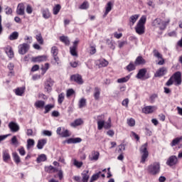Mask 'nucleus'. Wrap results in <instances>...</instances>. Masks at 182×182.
<instances>
[{
  "instance_id": "12",
  "label": "nucleus",
  "mask_w": 182,
  "mask_h": 182,
  "mask_svg": "<svg viewBox=\"0 0 182 182\" xmlns=\"http://www.w3.org/2000/svg\"><path fill=\"white\" fill-rule=\"evenodd\" d=\"M9 127L13 133L19 132V125L14 122H11L9 124Z\"/></svg>"
},
{
  "instance_id": "50",
  "label": "nucleus",
  "mask_w": 182,
  "mask_h": 182,
  "mask_svg": "<svg viewBox=\"0 0 182 182\" xmlns=\"http://www.w3.org/2000/svg\"><path fill=\"white\" fill-rule=\"evenodd\" d=\"M70 52L72 56H77V53L76 52V46H73L70 48Z\"/></svg>"
},
{
  "instance_id": "22",
  "label": "nucleus",
  "mask_w": 182,
  "mask_h": 182,
  "mask_svg": "<svg viewBox=\"0 0 182 182\" xmlns=\"http://www.w3.org/2000/svg\"><path fill=\"white\" fill-rule=\"evenodd\" d=\"M3 160L6 163L9 160H11V155H9V152L8 150L3 151Z\"/></svg>"
},
{
  "instance_id": "6",
  "label": "nucleus",
  "mask_w": 182,
  "mask_h": 182,
  "mask_svg": "<svg viewBox=\"0 0 182 182\" xmlns=\"http://www.w3.org/2000/svg\"><path fill=\"white\" fill-rule=\"evenodd\" d=\"M28 50H29V44L24 43L18 46V53L20 55H25Z\"/></svg>"
},
{
  "instance_id": "34",
  "label": "nucleus",
  "mask_w": 182,
  "mask_h": 182,
  "mask_svg": "<svg viewBox=\"0 0 182 182\" xmlns=\"http://www.w3.org/2000/svg\"><path fill=\"white\" fill-rule=\"evenodd\" d=\"M15 93L17 96H22V95L25 93V88L18 87L15 90Z\"/></svg>"
},
{
  "instance_id": "20",
  "label": "nucleus",
  "mask_w": 182,
  "mask_h": 182,
  "mask_svg": "<svg viewBox=\"0 0 182 182\" xmlns=\"http://www.w3.org/2000/svg\"><path fill=\"white\" fill-rule=\"evenodd\" d=\"M45 105H46V102L45 101H43V100H37L34 103V106L35 107H36V109H43V107H45Z\"/></svg>"
},
{
  "instance_id": "8",
  "label": "nucleus",
  "mask_w": 182,
  "mask_h": 182,
  "mask_svg": "<svg viewBox=\"0 0 182 182\" xmlns=\"http://www.w3.org/2000/svg\"><path fill=\"white\" fill-rule=\"evenodd\" d=\"M155 110H157L156 106H146L142 109V113H144L145 114H150Z\"/></svg>"
},
{
  "instance_id": "32",
  "label": "nucleus",
  "mask_w": 182,
  "mask_h": 182,
  "mask_svg": "<svg viewBox=\"0 0 182 182\" xmlns=\"http://www.w3.org/2000/svg\"><path fill=\"white\" fill-rule=\"evenodd\" d=\"M7 68L10 70L9 76H14V75H15V73L14 72V68H15V65H14V63H10L8 65Z\"/></svg>"
},
{
  "instance_id": "43",
  "label": "nucleus",
  "mask_w": 182,
  "mask_h": 182,
  "mask_svg": "<svg viewBox=\"0 0 182 182\" xmlns=\"http://www.w3.org/2000/svg\"><path fill=\"white\" fill-rule=\"evenodd\" d=\"M63 100H65V93L61 92L59 95H58V102L59 105H62V103H63Z\"/></svg>"
},
{
  "instance_id": "41",
  "label": "nucleus",
  "mask_w": 182,
  "mask_h": 182,
  "mask_svg": "<svg viewBox=\"0 0 182 182\" xmlns=\"http://www.w3.org/2000/svg\"><path fill=\"white\" fill-rule=\"evenodd\" d=\"M153 53H154V56L157 59H163V55L159 52V50L154 49Z\"/></svg>"
},
{
  "instance_id": "18",
  "label": "nucleus",
  "mask_w": 182,
  "mask_h": 182,
  "mask_svg": "<svg viewBox=\"0 0 182 182\" xmlns=\"http://www.w3.org/2000/svg\"><path fill=\"white\" fill-rule=\"evenodd\" d=\"M99 156H100L99 151H93L92 152V156H90V160L91 161H97L99 160Z\"/></svg>"
},
{
  "instance_id": "3",
  "label": "nucleus",
  "mask_w": 182,
  "mask_h": 182,
  "mask_svg": "<svg viewBox=\"0 0 182 182\" xmlns=\"http://www.w3.org/2000/svg\"><path fill=\"white\" fill-rule=\"evenodd\" d=\"M147 146L148 144L145 143L141 146L139 149L141 154H142L141 157V163L142 164L146 163V160H147V158L149 157V151H147Z\"/></svg>"
},
{
  "instance_id": "33",
  "label": "nucleus",
  "mask_w": 182,
  "mask_h": 182,
  "mask_svg": "<svg viewBox=\"0 0 182 182\" xmlns=\"http://www.w3.org/2000/svg\"><path fill=\"white\" fill-rule=\"evenodd\" d=\"M42 14H43V17L45 19H49V18H50V12L49 11L48 9H46L43 10Z\"/></svg>"
},
{
  "instance_id": "10",
  "label": "nucleus",
  "mask_w": 182,
  "mask_h": 182,
  "mask_svg": "<svg viewBox=\"0 0 182 182\" xmlns=\"http://www.w3.org/2000/svg\"><path fill=\"white\" fill-rule=\"evenodd\" d=\"M167 73V68L165 67H162L159 68L155 73V77H161V76H164Z\"/></svg>"
},
{
  "instance_id": "59",
  "label": "nucleus",
  "mask_w": 182,
  "mask_h": 182,
  "mask_svg": "<svg viewBox=\"0 0 182 182\" xmlns=\"http://www.w3.org/2000/svg\"><path fill=\"white\" fill-rule=\"evenodd\" d=\"M157 97H159V95L157 94H153L150 97L151 103H154V102H155L156 99H157Z\"/></svg>"
},
{
  "instance_id": "51",
  "label": "nucleus",
  "mask_w": 182,
  "mask_h": 182,
  "mask_svg": "<svg viewBox=\"0 0 182 182\" xmlns=\"http://www.w3.org/2000/svg\"><path fill=\"white\" fill-rule=\"evenodd\" d=\"M58 52H59V50H58V47L53 46L51 48V53H52L53 56L58 55Z\"/></svg>"
},
{
  "instance_id": "42",
  "label": "nucleus",
  "mask_w": 182,
  "mask_h": 182,
  "mask_svg": "<svg viewBox=\"0 0 182 182\" xmlns=\"http://www.w3.org/2000/svg\"><path fill=\"white\" fill-rule=\"evenodd\" d=\"M36 39L40 45H43V38H42V34L41 33L37 34L36 36Z\"/></svg>"
},
{
  "instance_id": "2",
  "label": "nucleus",
  "mask_w": 182,
  "mask_h": 182,
  "mask_svg": "<svg viewBox=\"0 0 182 182\" xmlns=\"http://www.w3.org/2000/svg\"><path fill=\"white\" fill-rule=\"evenodd\" d=\"M148 172L151 176H156L160 173V163L159 162H154L152 164L148 166Z\"/></svg>"
},
{
  "instance_id": "17",
  "label": "nucleus",
  "mask_w": 182,
  "mask_h": 182,
  "mask_svg": "<svg viewBox=\"0 0 182 182\" xmlns=\"http://www.w3.org/2000/svg\"><path fill=\"white\" fill-rule=\"evenodd\" d=\"M146 73H147V70L146 68L139 70L136 76V79H143V77L146 76Z\"/></svg>"
},
{
  "instance_id": "31",
  "label": "nucleus",
  "mask_w": 182,
  "mask_h": 182,
  "mask_svg": "<svg viewBox=\"0 0 182 182\" xmlns=\"http://www.w3.org/2000/svg\"><path fill=\"white\" fill-rule=\"evenodd\" d=\"M13 159L14 161H15L16 164H19L21 163V157L16 152H13L12 153Z\"/></svg>"
},
{
  "instance_id": "13",
  "label": "nucleus",
  "mask_w": 182,
  "mask_h": 182,
  "mask_svg": "<svg viewBox=\"0 0 182 182\" xmlns=\"http://www.w3.org/2000/svg\"><path fill=\"white\" fill-rule=\"evenodd\" d=\"M4 50L7 56H9L10 59L14 58V56H15V55L14 53V50H12V47H11L10 46H7L6 48H4Z\"/></svg>"
},
{
  "instance_id": "36",
  "label": "nucleus",
  "mask_w": 182,
  "mask_h": 182,
  "mask_svg": "<svg viewBox=\"0 0 182 182\" xmlns=\"http://www.w3.org/2000/svg\"><path fill=\"white\" fill-rule=\"evenodd\" d=\"M53 107H55V105H52V104H48L46 106H44V114H46V113H49V112L51 110V109H53Z\"/></svg>"
},
{
  "instance_id": "39",
  "label": "nucleus",
  "mask_w": 182,
  "mask_h": 182,
  "mask_svg": "<svg viewBox=\"0 0 182 182\" xmlns=\"http://www.w3.org/2000/svg\"><path fill=\"white\" fill-rule=\"evenodd\" d=\"M78 106L80 109L85 107L86 106V99L81 98L78 102Z\"/></svg>"
},
{
  "instance_id": "61",
  "label": "nucleus",
  "mask_w": 182,
  "mask_h": 182,
  "mask_svg": "<svg viewBox=\"0 0 182 182\" xmlns=\"http://www.w3.org/2000/svg\"><path fill=\"white\" fill-rule=\"evenodd\" d=\"M48 69H49V63H46L45 64V68H41V70H43V75H44V73H46V70H48Z\"/></svg>"
},
{
  "instance_id": "14",
  "label": "nucleus",
  "mask_w": 182,
  "mask_h": 182,
  "mask_svg": "<svg viewBox=\"0 0 182 182\" xmlns=\"http://www.w3.org/2000/svg\"><path fill=\"white\" fill-rule=\"evenodd\" d=\"M48 57L46 55H38L37 57L32 58V60L35 63H40L41 62H46Z\"/></svg>"
},
{
  "instance_id": "47",
  "label": "nucleus",
  "mask_w": 182,
  "mask_h": 182,
  "mask_svg": "<svg viewBox=\"0 0 182 182\" xmlns=\"http://www.w3.org/2000/svg\"><path fill=\"white\" fill-rule=\"evenodd\" d=\"M135 69H136V65L133 63H130L127 66V70H128V72H132V70H134Z\"/></svg>"
},
{
  "instance_id": "64",
  "label": "nucleus",
  "mask_w": 182,
  "mask_h": 182,
  "mask_svg": "<svg viewBox=\"0 0 182 182\" xmlns=\"http://www.w3.org/2000/svg\"><path fill=\"white\" fill-rule=\"evenodd\" d=\"M18 152L21 156H25V154H26V151H25V149H23V147L18 149Z\"/></svg>"
},
{
  "instance_id": "44",
  "label": "nucleus",
  "mask_w": 182,
  "mask_h": 182,
  "mask_svg": "<svg viewBox=\"0 0 182 182\" xmlns=\"http://www.w3.org/2000/svg\"><path fill=\"white\" fill-rule=\"evenodd\" d=\"M70 136V133H69V130L65 129V128H63V132H61L60 137H69Z\"/></svg>"
},
{
  "instance_id": "38",
  "label": "nucleus",
  "mask_w": 182,
  "mask_h": 182,
  "mask_svg": "<svg viewBox=\"0 0 182 182\" xmlns=\"http://www.w3.org/2000/svg\"><path fill=\"white\" fill-rule=\"evenodd\" d=\"M100 174H102V171H99L98 173L93 174L90 178V182L96 181V180L100 177Z\"/></svg>"
},
{
  "instance_id": "26",
  "label": "nucleus",
  "mask_w": 182,
  "mask_h": 182,
  "mask_svg": "<svg viewBox=\"0 0 182 182\" xmlns=\"http://www.w3.org/2000/svg\"><path fill=\"white\" fill-rule=\"evenodd\" d=\"M45 144H46V139H40L38 141L37 148L39 150H42V149H43V146H45Z\"/></svg>"
},
{
  "instance_id": "24",
  "label": "nucleus",
  "mask_w": 182,
  "mask_h": 182,
  "mask_svg": "<svg viewBox=\"0 0 182 182\" xmlns=\"http://www.w3.org/2000/svg\"><path fill=\"white\" fill-rule=\"evenodd\" d=\"M60 42H63V43H65V45H67V46H69V45H70V41H69V38H68V36H60Z\"/></svg>"
},
{
  "instance_id": "30",
  "label": "nucleus",
  "mask_w": 182,
  "mask_h": 182,
  "mask_svg": "<svg viewBox=\"0 0 182 182\" xmlns=\"http://www.w3.org/2000/svg\"><path fill=\"white\" fill-rule=\"evenodd\" d=\"M46 160H48L46 155L45 154H41L37 158L36 161L37 163H42V161H46Z\"/></svg>"
},
{
  "instance_id": "16",
  "label": "nucleus",
  "mask_w": 182,
  "mask_h": 182,
  "mask_svg": "<svg viewBox=\"0 0 182 182\" xmlns=\"http://www.w3.org/2000/svg\"><path fill=\"white\" fill-rule=\"evenodd\" d=\"M140 15L139 14H134L129 17V26H133L134 23L137 21V19H139Z\"/></svg>"
},
{
  "instance_id": "48",
  "label": "nucleus",
  "mask_w": 182,
  "mask_h": 182,
  "mask_svg": "<svg viewBox=\"0 0 182 182\" xmlns=\"http://www.w3.org/2000/svg\"><path fill=\"white\" fill-rule=\"evenodd\" d=\"M33 146H35V140L32 139H28L27 140V149H30Z\"/></svg>"
},
{
  "instance_id": "60",
  "label": "nucleus",
  "mask_w": 182,
  "mask_h": 182,
  "mask_svg": "<svg viewBox=\"0 0 182 182\" xmlns=\"http://www.w3.org/2000/svg\"><path fill=\"white\" fill-rule=\"evenodd\" d=\"M43 136H48V137H50V136H52V131L43 130Z\"/></svg>"
},
{
  "instance_id": "45",
  "label": "nucleus",
  "mask_w": 182,
  "mask_h": 182,
  "mask_svg": "<svg viewBox=\"0 0 182 182\" xmlns=\"http://www.w3.org/2000/svg\"><path fill=\"white\" fill-rule=\"evenodd\" d=\"M46 170L48 173H56V171H58V169L55 168V167L52 166H49L46 167Z\"/></svg>"
},
{
  "instance_id": "56",
  "label": "nucleus",
  "mask_w": 182,
  "mask_h": 182,
  "mask_svg": "<svg viewBox=\"0 0 182 182\" xmlns=\"http://www.w3.org/2000/svg\"><path fill=\"white\" fill-rule=\"evenodd\" d=\"M73 95H75V90L73 89H69L67 90V92H66L67 97H70V96H73Z\"/></svg>"
},
{
  "instance_id": "35",
  "label": "nucleus",
  "mask_w": 182,
  "mask_h": 182,
  "mask_svg": "<svg viewBox=\"0 0 182 182\" xmlns=\"http://www.w3.org/2000/svg\"><path fill=\"white\" fill-rule=\"evenodd\" d=\"M61 8L62 7L60 6V4H56L53 9V14L54 15H58L60 11Z\"/></svg>"
},
{
  "instance_id": "19",
  "label": "nucleus",
  "mask_w": 182,
  "mask_h": 182,
  "mask_svg": "<svg viewBox=\"0 0 182 182\" xmlns=\"http://www.w3.org/2000/svg\"><path fill=\"white\" fill-rule=\"evenodd\" d=\"M101 90L98 87H95L94 89V99L95 100H99L100 99Z\"/></svg>"
},
{
  "instance_id": "53",
  "label": "nucleus",
  "mask_w": 182,
  "mask_h": 182,
  "mask_svg": "<svg viewBox=\"0 0 182 182\" xmlns=\"http://www.w3.org/2000/svg\"><path fill=\"white\" fill-rule=\"evenodd\" d=\"M26 12H27L29 15L33 12V9L32 8V6L31 4H27Z\"/></svg>"
},
{
  "instance_id": "28",
  "label": "nucleus",
  "mask_w": 182,
  "mask_h": 182,
  "mask_svg": "<svg viewBox=\"0 0 182 182\" xmlns=\"http://www.w3.org/2000/svg\"><path fill=\"white\" fill-rule=\"evenodd\" d=\"M83 123V120L82 119H75L73 122L70 124L71 127H76L77 126H80Z\"/></svg>"
},
{
  "instance_id": "40",
  "label": "nucleus",
  "mask_w": 182,
  "mask_h": 182,
  "mask_svg": "<svg viewBox=\"0 0 182 182\" xmlns=\"http://www.w3.org/2000/svg\"><path fill=\"white\" fill-rule=\"evenodd\" d=\"M53 85V84H52V82L47 81L45 85V90H46V92H51Z\"/></svg>"
},
{
  "instance_id": "11",
  "label": "nucleus",
  "mask_w": 182,
  "mask_h": 182,
  "mask_svg": "<svg viewBox=\"0 0 182 182\" xmlns=\"http://www.w3.org/2000/svg\"><path fill=\"white\" fill-rule=\"evenodd\" d=\"M16 14L21 16L25 15V5L23 3L18 4L16 9Z\"/></svg>"
},
{
  "instance_id": "37",
  "label": "nucleus",
  "mask_w": 182,
  "mask_h": 182,
  "mask_svg": "<svg viewBox=\"0 0 182 182\" xmlns=\"http://www.w3.org/2000/svg\"><path fill=\"white\" fill-rule=\"evenodd\" d=\"M129 80H130V75H127L126 77L118 79L117 83H126V82H129Z\"/></svg>"
},
{
  "instance_id": "49",
  "label": "nucleus",
  "mask_w": 182,
  "mask_h": 182,
  "mask_svg": "<svg viewBox=\"0 0 182 182\" xmlns=\"http://www.w3.org/2000/svg\"><path fill=\"white\" fill-rule=\"evenodd\" d=\"M161 23V19L160 18H156L155 20H154V21L152 22V26H156V28L159 27V25Z\"/></svg>"
},
{
  "instance_id": "62",
  "label": "nucleus",
  "mask_w": 182,
  "mask_h": 182,
  "mask_svg": "<svg viewBox=\"0 0 182 182\" xmlns=\"http://www.w3.org/2000/svg\"><path fill=\"white\" fill-rule=\"evenodd\" d=\"M122 106L129 107V98L124 99L122 102Z\"/></svg>"
},
{
  "instance_id": "5",
  "label": "nucleus",
  "mask_w": 182,
  "mask_h": 182,
  "mask_svg": "<svg viewBox=\"0 0 182 182\" xmlns=\"http://www.w3.org/2000/svg\"><path fill=\"white\" fill-rule=\"evenodd\" d=\"M97 123L98 130H102L105 127V114L98 115L97 117Z\"/></svg>"
},
{
  "instance_id": "58",
  "label": "nucleus",
  "mask_w": 182,
  "mask_h": 182,
  "mask_svg": "<svg viewBox=\"0 0 182 182\" xmlns=\"http://www.w3.org/2000/svg\"><path fill=\"white\" fill-rule=\"evenodd\" d=\"M74 166H76L78 168H80L82 166H83V162L82 161H77V160L74 161Z\"/></svg>"
},
{
  "instance_id": "54",
  "label": "nucleus",
  "mask_w": 182,
  "mask_h": 182,
  "mask_svg": "<svg viewBox=\"0 0 182 182\" xmlns=\"http://www.w3.org/2000/svg\"><path fill=\"white\" fill-rule=\"evenodd\" d=\"M11 144H13V146H18V144H19L18 139H16V136H14L11 138Z\"/></svg>"
},
{
  "instance_id": "57",
  "label": "nucleus",
  "mask_w": 182,
  "mask_h": 182,
  "mask_svg": "<svg viewBox=\"0 0 182 182\" xmlns=\"http://www.w3.org/2000/svg\"><path fill=\"white\" fill-rule=\"evenodd\" d=\"M125 45H127V41H118V48H119L120 49H122V48H123V46H124Z\"/></svg>"
},
{
  "instance_id": "4",
  "label": "nucleus",
  "mask_w": 182,
  "mask_h": 182,
  "mask_svg": "<svg viewBox=\"0 0 182 182\" xmlns=\"http://www.w3.org/2000/svg\"><path fill=\"white\" fill-rule=\"evenodd\" d=\"M173 81H175L176 86H180L181 85V72L178 71L173 73L171 76Z\"/></svg>"
},
{
  "instance_id": "46",
  "label": "nucleus",
  "mask_w": 182,
  "mask_h": 182,
  "mask_svg": "<svg viewBox=\"0 0 182 182\" xmlns=\"http://www.w3.org/2000/svg\"><path fill=\"white\" fill-rule=\"evenodd\" d=\"M127 123L130 127H134L136 125V121L133 118L128 119Z\"/></svg>"
},
{
  "instance_id": "23",
  "label": "nucleus",
  "mask_w": 182,
  "mask_h": 182,
  "mask_svg": "<svg viewBox=\"0 0 182 182\" xmlns=\"http://www.w3.org/2000/svg\"><path fill=\"white\" fill-rule=\"evenodd\" d=\"M181 140H182V136L176 137L172 140V141L170 144V146L171 147H174V146H177V144H178V143H180Z\"/></svg>"
},
{
  "instance_id": "15",
  "label": "nucleus",
  "mask_w": 182,
  "mask_h": 182,
  "mask_svg": "<svg viewBox=\"0 0 182 182\" xmlns=\"http://www.w3.org/2000/svg\"><path fill=\"white\" fill-rule=\"evenodd\" d=\"M135 66H140V65H146V60L142 56H138L134 61Z\"/></svg>"
},
{
  "instance_id": "29",
  "label": "nucleus",
  "mask_w": 182,
  "mask_h": 182,
  "mask_svg": "<svg viewBox=\"0 0 182 182\" xmlns=\"http://www.w3.org/2000/svg\"><path fill=\"white\" fill-rule=\"evenodd\" d=\"M19 38V33L18 31L13 32L9 37L10 41H16Z\"/></svg>"
},
{
  "instance_id": "52",
  "label": "nucleus",
  "mask_w": 182,
  "mask_h": 182,
  "mask_svg": "<svg viewBox=\"0 0 182 182\" xmlns=\"http://www.w3.org/2000/svg\"><path fill=\"white\" fill-rule=\"evenodd\" d=\"M112 127V119L110 118L108 119V122H105V129H110Z\"/></svg>"
},
{
  "instance_id": "63",
  "label": "nucleus",
  "mask_w": 182,
  "mask_h": 182,
  "mask_svg": "<svg viewBox=\"0 0 182 182\" xmlns=\"http://www.w3.org/2000/svg\"><path fill=\"white\" fill-rule=\"evenodd\" d=\"M174 83V80H173L172 77H171L166 82V86H171Z\"/></svg>"
},
{
  "instance_id": "21",
  "label": "nucleus",
  "mask_w": 182,
  "mask_h": 182,
  "mask_svg": "<svg viewBox=\"0 0 182 182\" xmlns=\"http://www.w3.org/2000/svg\"><path fill=\"white\" fill-rule=\"evenodd\" d=\"M97 63H99V68H106L109 65V61L105 59H101L97 61Z\"/></svg>"
},
{
  "instance_id": "25",
  "label": "nucleus",
  "mask_w": 182,
  "mask_h": 182,
  "mask_svg": "<svg viewBox=\"0 0 182 182\" xmlns=\"http://www.w3.org/2000/svg\"><path fill=\"white\" fill-rule=\"evenodd\" d=\"M82 182L89 181L90 176H89V171H84L82 173Z\"/></svg>"
},
{
  "instance_id": "7",
  "label": "nucleus",
  "mask_w": 182,
  "mask_h": 182,
  "mask_svg": "<svg viewBox=\"0 0 182 182\" xmlns=\"http://www.w3.org/2000/svg\"><path fill=\"white\" fill-rule=\"evenodd\" d=\"M177 163H178V159H177V156H171L166 161L167 166H169L170 167L176 166Z\"/></svg>"
},
{
  "instance_id": "27",
  "label": "nucleus",
  "mask_w": 182,
  "mask_h": 182,
  "mask_svg": "<svg viewBox=\"0 0 182 182\" xmlns=\"http://www.w3.org/2000/svg\"><path fill=\"white\" fill-rule=\"evenodd\" d=\"M112 6H113V3H112L111 1H109L107 4L105 13L104 14V16H107L109 12H110V11H112Z\"/></svg>"
},
{
  "instance_id": "55",
  "label": "nucleus",
  "mask_w": 182,
  "mask_h": 182,
  "mask_svg": "<svg viewBox=\"0 0 182 182\" xmlns=\"http://www.w3.org/2000/svg\"><path fill=\"white\" fill-rule=\"evenodd\" d=\"M89 8V3L87 1H84L80 6V9H87Z\"/></svg>"
},
{
  "instance_id": "9",
  "label": "nucleus",
  "mask_w": 182,
  "mask_h": 182,
  "mask_svg": "<svg viewBox=\"0 0 182 182\" xmlns=\"http://www.w3.org/2000/svg\"><path fill=\"white\" fill-rule=\"evenodd\" d=\"M70 80L73 82H76L78 85H83V80L82 79V75L77 74L71 75Z\"/></svg>"
},
{
  "instance_id": "1",
  "label": "nucleus",
  "mask_w": 182,
  "mask_h": 182,
  "mask_svg": "<svg viewBox=\"0 0 182 182\" xmlns=\"http://www.w3.org/2000/svg\"><path fill=\"white\" fill-rule=\"evenodd\" d=\"M147 21V16H142L139 20L136 26H135V31L138 33V35H143L145 32L146 28L144 25H146V21Z\"/></svg>"
}]
</instances>
